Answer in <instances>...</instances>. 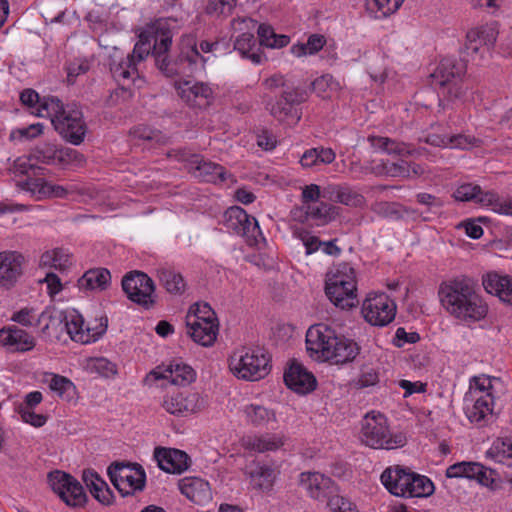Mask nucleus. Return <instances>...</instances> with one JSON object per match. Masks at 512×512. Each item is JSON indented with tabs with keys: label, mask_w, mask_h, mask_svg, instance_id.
Listing matches in <instances>:
<instances>
[{
	"label": "nucleus",
	"mask_w": 512,
	"mask_h": 512,
	"mask_svg": "<svg viewBox=\"0 0 512 512\" xmlns=\"http://www.w3.org/2000/svg\"><path fill=\"white\" fill-rule=\"evenodd\" d=\"M361 441L373 449H396L406 444V437L402 433L391 434L387 418L374 411L367 413L362 420Z\"/></svg>",
	"instance_id": "obj_7"
},
{
	"label": "nucleus",
	"mask_w": 512,
	"mask_h": 512,
	"mask_svg": "<svg viewBox=\"0 0 512 512\" xmlns=\"http://www.w3.org/2000/svg\"><path fill=\"white\" fill-rule=\"evenodd\" d=\"M299 485L310 497L316 500L328 499L335 491L331 478L319 472L301 473Z\"/></svg>",
	"instance_id": "obj_21"
},
{
	"label": "nucleus",
	"mask_w": 512,
	"mask_h": 512,
	"mask_svg": "<svg viewBox=\"0 0 512 512\" xmlns=\"http://www.w3.org/2000/svg\"><path fill=\"white\" fill-rule=\"evenodd\" d=\"M283 379L289 389L299 394L310 393L317 385L315 376L295 360L285 370Z\"/></svg>",
	"instance_id": "obj_19"
},
{
	"label": "nucleus",
	"mask_w": 512,
	"mask_h": 512,
	"mask_svg": "<svg viewBox=\"0 0 512 512\" xmlns=\"http://www.w3.org/2000/svg\"><path fill=\"white\" fill-rule=\"evenodd\" d=\"M476 469H478V462L462 461L450 465L446 469V477L448 478H465L473 480Z\"/></svg>",
	"instance_id": "obj_51"
},
{
	"label": "nucleus",
	"mask_w": 512,
	"mask_h": 512,
	"mask_svg": "<svg viewBox=\"0 0 512 512\" xmlns=\"http://www.w3.org/2000/svg\"><path fill=\"white\" fill-rule=\"evenodd\" d=\"M48 484L60 499L69 507L82 508L88 501L81 483L72 475L55 470L47 476Z\"/></svg>",
	"instance_id": "obj_10"
},
{
	"label": "nucleus",
	"mask_w": 512,
	"mask_h": 512,
	"mask_svg": "<svg viewBox=\"0 0 512 512\" xmlns=\"http://www.w3.org/2000/svg\"><path fill=\"white\" fill-rule=\"evenodd\" d=\"M85 162L83 154L73 148L58 147L57 163L66 166L69 164L82 165Z\"/></svg>",
	"instance_id": "obj_56"
},
{
	"label": "nucleus",
	"mask_w": 512,
	"mask_h": 512,
	"mask_svg": "<svg viewBox=\"0 0 512 512\" xmlns=\"http://www.w3.org/2000/svg\"><path fill=\"white\" fill-rule=\"evenodd\" d=\"M255 47L256 38L249 32L240 34L234 42V49L237 50L243 58L251 60L254 64H260L262 56L258 51H255Z\"/></svg>",
	"instance_id": "obj_38"
},
{
	"label": "nucleus",
	"mask_w": 512,
	"mask_h": 512,
	"mask_svg": "<svg viewBox=\"0 0 512 512\" xmlns=\"http://www.w3.org/2000/svg\"><path fill=\"white\" fill-rule=\"evenodd\" d=\"M42 177L29 178L18 181L17 185L25 191H29L35 195L37 199L44 198H64L67 196L68 191L60 185H54L46 181Z\"/></svg>",
	"instance_id": "obj_25"
},
{
	"label": "nucleus",
	"mask_w": 512,
	"mask_h": 512,
	"mask_svg": "<svg viewBox=\"0 0 512 512\" xmlns=\"http://www.w3.org/2000/svg\"><path fill=\"white\" fill-rule=\"evenodd\" d=\"M121 286L130 301L144 308H150L155 304V285L146 273L137 270L128 272L123 276Z\"/></svg>",
	"instance_id": "obj_11"
},
{
	"label": "nucleus",
	"mask_w": 512,
	"mask_h": 512,
	"mask_svg": "<svg viewBox=\"0 0 512 512\" xmlns=\"http://www.w3.org/2000/svg\"><path fill=\"white\" fill-rule=\"evenodd\" d=\"M245 414L248 421L257 427H264L270 421H275L276 416L273 410H269L261 405L251 404L245 408Z\"/></svg>",
	"instance_id": "obj_44"
},
{
	"label": "nucleus",
	"mask_w": 512,
	"mask_h": 512,
	"mask_svg": "<svg viewBox=\"0 0 512 512\" xmlns=\"http://www.w3.org/2000/svg\"><path fill=\"white\" fill-rule=\"evenodd\" d=\"M89 367L104 377H109L117 372L115 364L102 357L90 359Z\"/></svg>",
	"instance_id": "obj_60"
},
{
	"label": "nucleus",
	"mask_w": 512,
	"mask_h": 512,
	"mask_svg": "<svg viewBox=\"0 0 512 512\" xmlns=\"http://www.w3.org/2000/svg\"><path fill=\"white\" fill-rule=\"evenodd\" d=\"M65 314L62 311H50L45 310L41 314L38 315L36 319V326L42 325V332L44 334L50 335V329H54L57 331L58 327L62 329L64 327Z\"/></svg>",
	"instance_id": "obj_45"
},
{
	"label": "nucleus",
	"mask_w": 512,
	"mask_h": 512,
	"mask_svg": "<svg viewBox=\"0 0 512 512\" xmlns=\"http://www.w3.org/2000/svg\"><path fill=\"white\" fill-rule=\"evenodd\" d=\"M175 156L180 161H187L189 171L201 181L217 184L232 177L223 166L206 161L199 155H189L185 150H178L175 152Z\"/></svg>",
	"instance_id": "obj_12"
},
{
	"label": "nucleus",
	"mask_w": 512,
	"mask_h": 512,
	"mask_svg": "<svg viewBox=\"0 0 512 512\" xmlns=\"http://www.w3.org/2000/svg\"><path fill=\"white\" fill-rule=\"evenodd\" d=\"M0 343L15 351L25 352L34 348L35 339L23 329L10 327L0 330Z\"/></svg>",
	"instance_id": "obj_29"
},
{
	"label": "nucleus",
	"mask_w": 512,
	"mask_h": 512,
	"mask_svg": "<svg viewBox=\"0 0 512 512\" xmlns=\"http://www.w3.org/2000/svg\"><path fill=\"white\" fill-rule=\"evenodd\" d=\"M243 226L245 229L241 231L240 235L247 239L249 245L256 244L258 237L262 235L256 218L248 215L247 222Z\"/></svg>",
	"instance_id": "obj_61"
},
{
	"label": "nucleus",
	"mask_w": 512,
	"mask_h": 512,
	"mask_svg": "<svg viewBox=\"0 0 512 512\" xmlns=\"http://www.w3.org/2000/svg\"><path fill=\"white\" fill-rule=\"evenodd\" d=\"M107 472L112 484L123 497L142 491L145 487L146 474L138 463L116 461L109 465Z\"/></svg>",
	"instance_id": "obj_9"
},
{
	"label": "nucleus",
	"mask_w": 512,
	"mask_h": 512,
	"mask_svg": "<svg viewBox=\"0 0 512 512\" xmlns=\"http://www.w3.org/2000/svg\"><path fill=\"white\" fill-rule=\"evenodd\" d=\"M180 492L191 502L204 506L211 502L212 492L207 481L198 477H185L178 482Z\"/></svg>",
	"instance_id": "obj_24"
},
{
	"label": "nucleus",
	"mask_w": 512,
	"mask_h": 512,
	"mask_svg": "<svg viewBox=\"0 0 512 512\" xmlns=\"http://www.w3.org/2000/svg\"><path fill=\"white\" fill-rule=\"evenodd\" d=\"M236 6V0H209L206 13L209 15H230Z\"/></svg>",
	"instance_id": "obj_58"
},
{
	"label": "nucleus",
	"mask_w": 512,
	"mask_h": 512,
	"mask_svg": "<svg viewBox=\"0 0 512 512\" xmlns=\"http://www.w3.org/2000/svg\"><path fill=\"white\" fill-rule=\"evenodd\" d=\"M24 257L16 251L0 253V286L10 288L14 286L22 274Z\"/></svg>",
	"instance_id": "obj_23"
},
{
	"label": "nucleus",
	"mask_w": 512,
	"mask_h": 512,
	"mask_svg": "<svg viewBox=\"0 0 512 512\" xmlns=\"http://www.w3.org/2000/svg\"><path fill=\"white\" fill-rule=\"evenodd\" d=\"M337 215V207L325 202L302 205L292 211L294 220L302 224L317 226L331 222Z\"/></svg>",
	"instance_id": "obj_18"
},
{
	"label": "nucleus",
	"mask_w": 512,
	"mask_h": 512,
	"mask_svg": "<svg viewBox=\"0 0 512 512\" xmlns=\"http://www.w3.org/2000/svg\"><path fill=\"white\" fill-rule=\"evenodd\" d=\"M358 353L359 348L356 342L337 335L329 361H334L336 364L346 363L352 361Z\"/></svg>",
	"instance_id": "obj_34"
},
{
	"label": "nucleus",
	"mask_w": 512,
	"mask_h": 512,
	"mask_svg": "<svg viewBox=\"0 0 512 512\" xmlns=\"http://www.w3.org/2000/svg\"><path fill=\"white\" fill-rule=\"evenodd\" d=\"M368 141L371 146L375 148H379L388 154H397V155H410L412 150L410 146L403 142H396L390 138L386 137H378V136H370L368 137Z\"/></svg>",
	"instance_id": "obj_42"
},
{
	"label": "nucleus",
	"mask_w": 512,
	"mask_h": 512,
	"mask_svg": "<svg viewBox=\"0 0 512 512\" xmlns=\"http://www.w3.org/2000/svg\"><path fill=\"white\" fill-rule=\"evenodd\" d=\"M307 98V92L300 87L289 91H280V97L275 102L269 103L270 114L278 121L284 122L289 119L297 122L300 116L297 113L296 106L304 102Z\"/></svg>",
	"instance_id": "obj_16"
},
{
	"label": "nucleus",
	"mask_w": 512,
	"mask_h": 512,
	"mask_svg": "<svg viewBox=\"0 0 512 512\" xmlns=\"http://www.w3.org/2000/svg\"><path fill=\"white\" fill-rule=\"evenodd\" d=\"M32 161L34 159L31 154L28 157H19L14 161L11 171L15 176H26L25 179L45 176L47 169L35 165Z\"/></svg>",
	"instance_id": "obj_40"
},
{
	"label": "nucleus",
	"mask_w": 512,
	"mask_h": 512,
	"mask_svg": "<svg viewBox=\"0 0 512 512\" xmlns=\"http://www.w3.org/2000/svg\"><path fill=\"white\" fill-rule=\"evenodd\" d=\"M40 117H48L55 131L73 145H80L87 126L82 111L76 105H64L59 98H47L42 104Z\"/></svg>",
	"instance_id": "obj_3"
},
{
	"label": "nucleus",
	"mask_w": 512,
	"mask_h": 512,
	"mask_svg": "<svg viewBox=\"0 0 512 512\" xmlns=\"http://www.w3.org/2000/svg\"><path fill=\"white\" fill-rule=\"evenodd\" d=\"M259 44L268 48H282L289 44L290 38L286 35H277L274 29L267 24H260L257 29Z\"/></svg>",
	"instance_id": "obj_41"
},
{
	"label": "nucleus",
	"mask_w": 512,
	"mask_h": 512,
	"mask_svg": "<svg viewBox=\"0 0 512 512\" xmlns=\"http://www.w3.org/2000/svg\"><path fill=\"white\" fill-rule=\"evenodd\" d=\"M47 98H56L55 96H44L40 97L39 94L34 89H24L20 93V101L23 105L28 106L30 108L36 109V115L40 117V113L42 110V104L44 100Z\"/></svg>",
	"instance_id": "obj_55"
},
{
	"label": "nucleus",
	"mask_w": 512,
	"mask_h": 512,
	"mask_svg": "<svg viewBox=\"0 0 512 512\" xmlns=\"http://www.w3.org/2000/svg\"><path fill=\"white\" fill-rule=\"evenodd\" d=\"M336 158V153L331 148L314 147L306 150L300 158V164L304 168H312L319 164H331Z\"/></svg>",
	"instance_id": "obj_36"
},
{
	"label": "nucleus",
	"mask_w": 512,
	"mask_h": 512,
	"mask_svg": "<svg viewBox=\"0 0 512 512\" xmlns=\"http://www.w3.org/2000/svg\"><path fill=\"white\" fill-rule=\"evenodd\" d=\"M355 269L347 262L334 265L327 273L325 293L329 300L341 309L358 305Z\"/></svg>",
	"instance_id": "obj_5"
},
{
	"label": "nucleus",
	"mask_w": 512,
	"mask_h": 512,
	"mask_svg": "<svg viewBox=\"0 0 512 512\" xmlns=\"http://www.w3.org/2000/svg\"><path fill=\"white\" fill-rule=\"evenodd\" d=\"M498 28L496 23L484 25L467 33L466 49L471 53H477L480 47L486 46L489 50L496 42Z\"/></svg>",
	"instance_id": "obj_28"
},
{
	"label": "nucleus",
	"mask_w": 512,
	"mask_h": 512,
	"mask_svg": "<svg viewBox=\"0 0 512 512\" xmlns=\"http://www.w3.org/2000/svg\"><path fill=\"white\" fill-rule=\"evenodd\" d=\"M380 480L389 493L405 499L426 498L435 490L433 482L428 477L401 465L387 467L382 472Z\"/></svg>",
	"instance_id": "obj_4"
},
{
	"label": "nucleus",
	"mask_w": 512,
	"mask_h": 512,
	"mask_svg": "<svg viewBox=\"0 0 512 512\" xmlns=\"http://www.w3.org/2000/svg\"><path fill=\"white\" fill-rule=\"evenodd\" d=\"M438 295L447 312L459 320L475 322L487 315L488 306L469 277L459 276L442 282Z\"/></svg>",
	"instance_id": "obj_2"
},
{
	"label": "nucleus",
	"mask_w": 512,
	"mask_h": 512,
	"mask_svg": "<svg viewBox=\"0 0 512 512\" xmlns=\"http://www.w3.org/2000/svg\"><path fill=\"white\" fill-rule=\"evenodd\" d=\"M44 131V125L42 123L31 124L27 127L18 128L11 132L10 137L12 139H25L32 140L42 135Z\"/></svg>",
	"instance_id": "obj_59"
},
{
	"label": "nucleus",
	"mask_w": 512,
	"mask_h": 512,
	"mask_svg": "<svg viewBox=\"0 0 512 512\" xmlns=\"http://www.w3.org/2000/svg\"><path fill=\"white\" fill-rule=\"evenodd\" d=\"M326 43V39L323 35L320 34H312L309 36L306 43H297L291 47V52L297 56L301 57L304 55H313L319 52Z\"/></svg>",
	"instance_id": "obj_49"
},
{
	"label": "nucleus",
	"mask_w": 512,
	"mask_h": 512,
	"mask_svg": "<svg viewBox=\"0 0 512 512\" xmlns=\"http://www.w3.org/2000/svg\"><path fill=\"white\" fill-rule=\"evenodd\" d=\"M49 388L56 392L59 397L67 400L72 399L76 390L75 385L70 379L58 374H53L49 382Z\"/></svg>",
	"instance_id": "obj_53"
},
{
	"label": "nucleus",
	"mask_w": 512,
	"mask_h": 512,
	"mask_svg": "<svg viewBox=\"0 0 512 512\" xmlns=\"http://www.w3.org/2000/svg\"><path fill=\"white\" fill-rule=\"evenodd\" d=\"M466 64L452 57L443 58L431 74L432 84L439 89L440 95L448 101L463 97L467 90L464 85Z\"/></svg>",
	"instance_id": "obj_6"
},
{
	"label": "nucleus",
	"mask_w": 512,
	"mask_h": 512,
	"mask_svg": "<svg viewBox=\"0 0 512 512\" xmlns=\"http://www.w3.org/2000/svg\"><path fill=\"white\" fill-rule=\"evenodd\" d=\"M362 314L371 325L384 327L394 320L396 304L385 293L374 294L363 302Z\"/></svg>",
	"instance_id": "obj_13"
},
{
	"label": "nucleus",
	"mask_w": 512,
	"mask_h": 512,
	"mask_svg": "<svg viewBox=\"0 0 512 512\" xmlns=\"http://www.w3.org/2000/svg\"><path fill=\"white\" fill-rule=\"evenodd\" d=\"M158 278L161 285L171 294H182L186 283L182 275L169 268L158 269Z\"/></svg>",
	"instance_id": "obj_39"
},
{
	"label": "nucleus",
	"mask_w": 512,
	"mask_h": 512,
	"mask_svg": "<svg viewBox=\"0 0 512 512\" xmlns=\"http://www.w3.org/2000/svg\"><path fill=\"white\" fill-rule=\"evenodd\" d=\"M338 202L347 206L358 207L364 203V196L348 186H338L335 190Z\"/></svg>",
	"instance_id": "obj_54"
},
{
	"label": "nucleus",
	"mask_w": 512,
	"mask_h": 512,
	"mask_svg": "<svg viewBox=\"0 0 512 512\" xmlns=\"http://www.w3.org/2000/svg\"><path fill=\"white\" fill-rule=\"evenodd\" d=\"M110 71L113 78L125 88V85L132 82L138 88L144 83V79L139 76L136 63L131 58L122 59L119 62L112 61Z\"/></svg>",
	"instance_id": "obj_27"
},
{
	"label": "nucleus",
	"mask_w": 512,
	"mask_h": 512,
	"mask_svg": "<svg viewBox=\"0 0 512 512\" xmlns=\"http://www.w3.org/2000/svg\"><path fill=\"white\" fill-rule=\"evenodd\" d=\"M187 334L192 340L204 347L214 344L217 339L219 325H201L193 319V322H187Z\"/></svg>",
	"instance_id": "obj_33"
},
{
	"label": "nucleus",
	"mask_w": 512,
	"mask_h": 512,
	"mask_svg": "<svg viewBox=\"0 0 512 512\" xmlns=\"http://www.w3.org/2000/svg\"><path fill=\"white\" fill-rule=\"evenodd\" d=\"M480 186L472 183H464L457 187L453 193L456 201L461 202H476Z\"/></svg>",
	"instance_id": "obj_57"
},
{
	"label": "nucleus",
	"mask_w": 512,
	"mask_h": 512,
	"mask_svg": "<svg viewBox=\"0 0 512 512\" xmlns=\"http://www.w3.org/2000/svg\"><path fill=\"white\" fill-rule=\"evenodd\" d=\"M32 158L36 162L47 165L57 163L58 146L52 143H43L37 145L31 152Z\"/></svg>",
	"instance_id": "obj_52"
},
{
	"label": "nucleus",
	"mask_w": 512,
	"mask_h": 512,
	"mask_svg": "<svg viewBox=\"0 0 512 512\" xmlns=\"http://www.w3.org/2000/svg\"><path fill=\"white\" fill-rule=\"evenodd\" d=\"M111 283L110 271L106 268L89 269L78 280L79 287L86 290H106Z\"/></svg>",
	"instance_id": "obj_32"
},
{
	"label": "nucleus",
	"mask_w": 512,
	"mask_h": 512,
	"mask_svg": "<svg viewBox=\"0 0 512 512\" xmlns=\"http://www.w3.org/2000/svg\"><path fill=\"white\" fill-rule=\"evenodd\" d=\"M18 412L25 423L34 427H42L47 421V417L45 415L35 413L32 411V408L19 407Z\"/></svg>",
	"instance_id": "obj_63"
},
{
	"label": "nucleus",
	"mask_w": 512,
	"mask_h": 512,
	"mask_svg": "<svg viewBox=\"0 0 512 512\" xmlns=\"http://www.w3.org/2000/svg\"><path fill=\"white\" fill-rule=\"evenodd\" d=\"M404 0H367V9L375 14L376 18H385L395 13Z\"/></svg>",
	"instance_id": "obj_47"
},
{
	"label": "nucleus",
	"mask_w": 512,
	"mask_h": 512,
	"mask_svg": "<svg viewBox=\"0 0 512 512\" xmlns=\"http://www.w3.org/2000/svg\"><path fill=\"white\" fill-rule=\"evenodd\" d=\"M230 370L239 379L257 381L270 372V357L264 349L243 347L231 357Z\"/></svg>",
	"instance_id": "obj_8"
},
{
	"label": "nucleus",
	"mask_w": 512,
	"mask_h": 512,
	"mask_svg": "<svg viewBox=\"0 0 512 512\" xmlns=\"http://www.w3.org/2000/svg\"><path fill=\"white\" fill-rule=\"evenodd\" d=\"M153 456L158 467L167 473L181 474L190 465L188 454L175 448L156 447Z\"/></svg>",
	"instance_id": "obj_20"
},
{
	"label": "nucleus",
	"mask_w": 512,
	"mask_h": 512,
	"mask_svg": "<svg viewBox=\"0 0 512 512\" xmlns=\"http://www.w3.org/2000/svg\"><path fill=\"white\" fill-rule=\"evenodd\" d=\"M160 377L170 380L174 385L186 386L195 380L196 373L191 366L179 360H174Z\"/></svg>",
	"instance_id": "obj_31"
},
{
	"label": "nucleus",
	"mask_w": 512,
	"mask_h": 512,
	"mask_svg": "<svg viewBox=\"0 0 512 512\" xmlns=\"http://www.w3.org/2000/svg\"><path fill=\"white\" fill-rule=\"evenodd\" d=\"M472 481H476L481 486L487 487L492 491H496L502 487V480L499 473L489 467L478 462L475 476Z\"/></svg>",
	"instance_id": "obj_43"
},
{
	"label": "nucleus",
	"mask_w": 512,
	"mask_h": 512,
	"mask_svg": "<svg viewBox=\"0 0 512 512\" xmlns=\"http://www.w3.org/2000/svg\"><path fill=\"white\" fill-rule=\"evenodd\" d=\"M251 483L254 488L268 490L274 482V470L267 467L256 465L249 471Z\"/></svg>",
	"instance_id": "obj_46"
},
{
	"label": "nucleus",
	"mask_w": 512,
	"mask_h": 512,
	"mask_svg": "<svg viewBox=\"0 0 512 512\" xmlns=\"http://www.w3.org/2000/svg\"><path fill=\"white\" fill-rule=\"evenodd\" d=\"M162 406L172 415L184 416L204 409L205 400L197 392L184 391L166 396Z\"/></svg>",
	"instance_id": "obj_17"
},
{
	"label": "nucleus",
	"mask_w": 512,
	"mask_h": 512,
	"mask_svg": "<svg viewBox=\"0 0 512 512\" xmlns=\"http://www.w3.org/2000/svg\"><path fill=\"white\" fill-rule=\"evenodd\" d=\"M243 445L248 450L264 453L279 449L283 445V442L281 438L275 435L262 434L245 438Z\"/></svg>",
	"instance_id": "obj_37"
},
{
	"label": "nucleus",
	"mask_w": 512,
	"mask_h": 512,
	"mask_svg": "<svg viewBox=\"0 0 512 512\" xmlns=\"http://www.w3.org/2000/svg\"><path fill=\"white\" fill-rule=\"evenodd\" d=\"M84 319L77 311H72L65 314L64 329L69 334L73 341L82 344H88L97 341L107 329V318L101 321L94 327L87 325L84 327Z\"/></svg>",
	"instance_id": "obj_15"
},
{
	"label": "nucleus",
	"mask_w": 512,
	"mask_h": 512,
	"mask_svg": "<svg viewBox=\"0 0 512 512\" xmlns=\"http://www.w3.org/2000/svg\"><path fill=\"white\" fill-rule=\"evenodd\" d=\"M177 92L190 107H207L213 100L212 88L203 82L192 84L191 81H185L177 87Z\"/></svg>",
	"instance_id": "obj_22"
},
{
	"label": "nucleus",
	"mask_w": 512,
	"mask_h": 512,
	"mask_svg": "<svg viewBox=\"0 0 512 512\" xmlns=\"http://www.w3.org/2000/svg\"><path fill=\"white\" fill-rule=\"evenodd\" d=\"M485 455L488 459L512 468V439L497 438Z\"/></svg>",
	"instance_id": "obj_35"
},
{
	"label": "nucleus",
	"mask_w": 512,
	"mask_h": 512,
	"mask_svg": "<svg viewBox=\"0 0 512 512\" xmlns=\"http://www.w3.org/2000/svg\"><path fill=\"white\" fill-rule=\"evenodd\" d=\"M336 332L326 324L311 326L306 332V348L316 360L329 361L331 358Z\"/></svg>",
	"instance_id": "obj_14"
},
{
	"label": "nucleus",
	"mask_w": 512,
	"mask_h": 512,
	"mask_svg": "<svg viewBox=\"0 0 512 512\" xmlns=\"http://www.w3.org/2000/svg\"><path fill=\"white\" fill-rule=\"evenodd\" d=\"M225 226L240 235L241 231H244L243 226L247 222V212L239 206H233L226 210L224 214Z\"/></svg>",
	"instance_id": "obj_48"
},
{
	"label": "nucleus",
	"mask_w": 512,
	"mask_h": 512,
	"mask_svg": "<svg viewBox=\"0 0 512 512\" xmlns=\"http://www.w3.org/2000/svg\"><path fill=\"white\" fill-rule=\"evenodd\" d=\"M331 512H348L351 511L354 504L348 499L340 495H331L327 502Z\"/></svg>",
	"instance_id": "obj_64"
},
{
	"label": "nucleus",
	"mask_w": 512,
	"mask_h": 512,
	"mask_svg": "<svg viewBox=\"0 0 512 512\" xmlns=\"http://www.w3.org/2000/svg\"><path fill=\"white\" fill-rule=\"evenodd\" d=\"M265 87L270 91L281 89V91H289L298 86L294 82L284 78L282 75H273L264 81Z\"/></svg>",
	"instance_id": "obj_62"
},
{
	"label": "nucleus",
	"mask_w": 512,
	"mask_h": 512,
	"mask_svg": "<svg viewBox=\"0 0 512 512\" xmlns=\"http://www.w3.org/2000/svg\"><path fill=\"white\" fill-rule=\"evenodd\" d=\"M173 34L168 20L157 21L153 35L141 34L133 51L126 58H131L136 65L142 62L149 54L155 60L156 67L167 77H174L182 72V66L204 67L207 59L200 54L197 48L196 37L184 35L178 45V55L172 59L168 52L172 44Z\"/></svg>",
	"instance_id": "obj_1"
},
{
	"label": "nucleus",
	"mask_w": 512,
	"mask_h": 512,
	"mask_svg": "<svg viewBox=\"0 0 512 512\" xmlns=\"http://www.w3.org/2000/svg\"><path fill=\"white\" fill-rule=\"evenodd\" d=\"M484 289L507 304L512 305V278L497 273H488L483 277Z\"/></svg>",
	"instance_id": "obj_30"
},
{
	"label": "nucleus",
	"mask_w": 512,
	"mask_h": 512,
	"mask_svg": "<svg viewBox=\"0 0 512 512\" xmlns=\"http://www.w3.org/2000/svg\"><path fill=\"white\" fill-rule=\"evenodd\" d=\"M424 142L436 146V147H453V148H465L467 146V140L463 135H454L451 137L445 135H439L435 133L428 134L424 138Z\"/></svg>",
	"instance_id": "obj_50"
},
{
	"label": "nucleus",
	"mask_w": 512,
	"mask_h": 512,
	"mask_svg": "<svg viewBox=\"0 0 512 512\" xmlns=\"http://www.w3.org/2000/svg\"><path fill=\"white\" fill-rule=\"evenodd\" d=\"M493 405L494 398L492 394L486 393L471 404H466L465 414L471 423L484 427L494 419Z\"/></svg>",
	"instance_id": "obj_26"
}]
</instances>
